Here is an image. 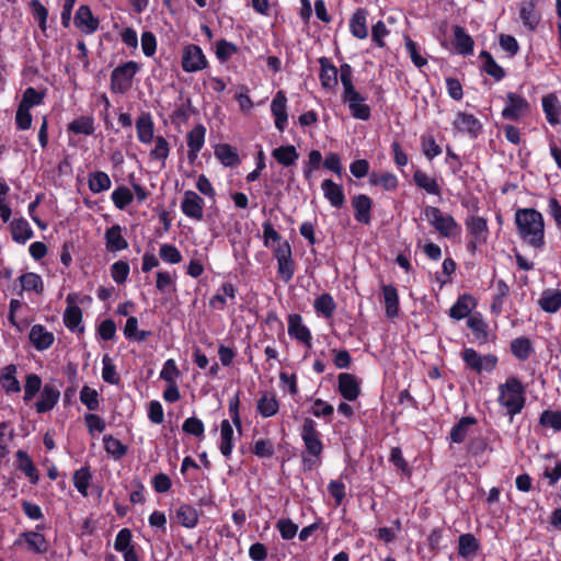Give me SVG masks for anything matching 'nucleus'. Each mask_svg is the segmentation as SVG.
Segmentation results:
<instances>
[{"label":"nucleus","instance_id":"12","mask_svg":"<svg viewBox=\"0 0 561 561\" xmlns=\"http://www.w3.org/2000/svg\"><path fill=\"white\" fill-rule=\"evenodd\" d=\"M337 390L347 401H355L360 394V386L357 378L348 373L337 376Z\"/></svg>","mask_w":561,"mask_h":561},{"label":"nucleus","instance_id":"22","mask_svg":"<svg viewBox=\"0 0 561 561\" xmlns=\"http://www.w3.org/2000/svg\"><path fill=\"white\" fill-rule=\"evenodd\" d=\"M104 239L105 247L108 252L122 251L128 248V242L123 237L122 227L119 225H114L107 228Z\"/></svg>","mask_w":561,"mask_h":561},{"label":"nucleus","instance_id":"39","mask_svg":"<svg viewBox=\"0 0 561 561\" xmlns=\"http://www.w3.org/2000/svg\"><path fill=\"white\" fill-rule=\"evenodd\" d=\"M256 409L263 417L274 416L279 409V404L275 394L271 392H264L263 396L257 400Z\"/></svg>","mask_w":561,"mask_h":561},{"label":"nucleus","instance_id":"28","mask_svg":"<svg viewBox=\"0 0 561 561\" xmlns=\"http://www.w3.org/2000/svg\"><path fill=\"white\" fill-rule=\"evenodd\" d=\"M367 10L359 8L352 15L350 21V30L354 37L365 39L368 36V30L366 25Z\"/></svg>","mask_w":561,"mask_h":561},{"label":"nucleus","instance_id":"37","mask_svg":"<svg viewBox=\"0 0 561 561\" xmlns=\"http://www.w3.org/2000/svg\"><path fill=\"white\" fill-rule=\"evenodd\" d=\"M481 548L480 541L472 534H462L458 538V554L463 558L476 554Z\"/></svg>","mask_w":561,"mask_h":561},{"label":"nucleus","instance_id":"49","mask_svg":"<svg viewBox=\"0 0 561 561\" xmlns=\"http://www.w3.org/2000/svg\"><path fill=\"white\" fill-rule=\"evenodd\" d=\"M313 307L318 313L331 318L336 309V304L330 294H322L314 300Z\"/></svg>","mask_w":561,"mask_h":561},{"label":"nucleus","instance_id":"1","mask_svg":"<svg viewBox=\"0 0 561 561\" xmlns=\"http://www.w3.org/2000/svg\"><path fill=\"white\" fill-rule=\"evenodd\" d=\"M515 221L523 240L535 249L545 245V222L542 215L534 208L518 209Z\"/></svg>","mask_w":561,"mask_h":561},{"label":"nucleus","instance_id":"10","mask_svg":"<svg viewBox=\"0 0 561 561\" xmlns=\"http://www.w3.org/2000/svg\"><path fill=\"white\" fill-rule=\"evenodd\" d=\"M60 397L59 387L54 382H46L41 392L39 399L35 403L37 413H45L54 409Z\"/></svg>","mask_w":561,"mask_h":561},{"label":"nucleus","instance_id":"50","mask_svg":"<svg viewBox=\"0 0 561 561\" xmlns=\"http://www.w3.org/2000/svg\"><path fill=\"white\" fill-rule=\"evenodd\" d=\"M226 296L229 298L236 297V288L231 283H225L220 291L217 293L211 299H210V306L213 308H217L219 310H222L226 306Z\"/></svg>","mask_w":561,"mask_h":561},{"label":"nucleus","instance_id":"46","mask_svg":"<svg viewBox=\"0 0 561 561\" xmlns=\"http://www.w3.org/2000/svg\"><path fill=\"white\" fill-rule=\"evenodd\" d=\"M111 187V179L103 171H95L89 175V188L92 193L98 194L107 191Z\"/></svg>","mask_w":561,"mask_h":561},{"label":"nucleus","instance_id":"21","mask_svg":"<svg viewBox=\"0 0 561 561\" xmlns=\"http://www.w3.org/2000/svg\"><path fill=\"white\" fill-rule=\"evenodd\" d=\"M352 205L355 210V214H354L355 219L358 222L368 225L371 219V216H370V211L373 208L371 198L365 194H359L352 199Z\"/></svg>","mask_w":561,"mask_h":561},{"label":"nucleus","instance_id":"58","mask_svg":"<svg viewBox=\"0 0 561 561\" xmlns=\"http://www.w3.org/2000/svg\"><path fill=\"white\" fill-rule=\"evenodd\" d=\"M133 194L126 186H119L112 193V201L118 209H125L133 202Z\"/></svg>","mask_w":561,"mask_h":561},{"label":"nucleus","instance_id":"31","mask_svg":"<svg viewBox=\"0 0 561 561\" xmlns=\"http://www.w3.org/2000/svg\"><path fill=\"white\" fill-rule=\"evenodd\" d=\"M272 157L283 167H291L299 159V153L295 146H279L272 150Z\"/></svg>","mask_w":561,"mask_h":561},{"label":"nucleus","instance_id":"13","mask_svg":"<svg viewBox=\"0 0 561 561\" xmlns=\"http://www.w3.org/2000/svg\"><path fill=\"white\" fill-rule=\"evenodd\" d=\"M271 112L275 117V127L279 131H284L288 115H287V98L284 91H278L271 104Z\"/></svg>","mask_w":561,"mask_h":561},{"label":"nucleus","instance_id":"26","mask_svg":"<svg viewBox=\"0 0 561 561\" xmlns=\"http://www.w3.org/2000/svg\"><path fill=\"white\" fill-rule=\"evenodd\" d=\"M136 129L140 142L150 144L153 140L154 125L150 113H142L137 118Z\"/></svg>","mask_w":561,"mask_h":561},{"label":"nucleus","instance_id":"51","mask_svg":"<svg viewBox=\"0 0 561 561\" xmlns=\"http://www.w3.org/2000/svg\"><path fill=\"white\" fill-rule=\"evenodd\" d=\"M19 279L22 290H34L36 294L44 291V283L41 276L35 273H25Z\"/></svg>","mask_w":561,"mask_h":561},{"label":"nucleus","instance_id":"7","mask_svg":"<svg viewBox=\"0 0 561 561\" xmlns=\"http://www.w3.org/2000/svg\"><path fill=\"white\" fill-rule=\"evenodd\" d=\"M462 359L470 369L478 374L483 370L492 371L497 364V357L495 355L488 354L482 356L473 348H465Z\"/></svg>","mask_w":561,"mask_h":561},{"label":"nucleus","instance_id":"40","mask_svg":"<svg viewBox=\"0 0 561 561\" xmlns=\"http://www.w3.org/2000/svg\"><path fill=\"white\" fill-rule=\"evenodd\" d=\"M67 302L68 306L65 310L64 322L69 330L73 331L82 321V310L79 306L73 304L71 295L67 297Z\"/></svg>","mask_w":561,"mask_h":561},{"label":"nucleus","instance_id":"30","mask_svg":"<svg viewBox=\"0 0 561 561\" xmlns=\"http://www.w3.org/2000/svg\"><path fill=\"white\" fill-rule=\"evenodd\" d=\"M383 302L386 307V316L393 319L399 312V295L393 285H382Z\"/></svg>","mask_w":561,"mask_h":561},{"label":"nucleus","instance_id":"54","mask_svg":"<svg viewBox=\"0 0 561 561\" xmlns=\"http://www.w3.org/2000/svg\"><path fill=\"white\" fill-rule=\"evenodd\" d=\"M16 459L19 461V469L22 470L32 482H36L38 479L37 470L26 451L18 450Z\"/></svg>","mask_w":561,"mask_h":561},{"label":"nucleus","instance_id":"41","mask_svg":"<svg viewBox=\"0 0 561 561\" xmlns=\"http://www.w3.org/2000/svg\"><path fill=\"white\" fill-rule=\"evenodd\" d=\"M233 430L228 420H224L220 424V445L219 449L225 458H229L232 453Z\"/></svg>","mask_w":561,"mask_h":561},{"label":"nucleus","instance_id":"24","mask_svg":"<svg viewBox=\"0 0 561 561\" xmlns=\"http://www.w3.org/2000/svg\"><path fill=\"white\" fill-rule=\"evenodd\" d=\"M454 31V45L458 54L471 55L473 53L474 41L466 32L462 26L455 25Z\"/></svg>","mask_w":561,"mask_h":561},{"label":"nucleus","instance_id":"43","mask_svg":"<svg viewBox=\"0 0 561 561\" xmlns=\"http://www.w3.org/2000/svg\"><path fill=\"white\" fill-rule=\"evenodd\" d=\"M414 183L420 187L423 188L426 193L432 195H439L440 194V187L437 183V181L430 176L427 173L416 170L413 174Z\"/></svg>","mask_w":561,"mask_h":561},{"label":"nucleus","instance_id":"25","mask_svg":"<svg viewBox=\"0 0 561 561\" xmlns=\"http://www.w3.org/2000/svg\"><path fill=\"white\" fill-rule=\"evenodd\" d=\"M476 307L474 298L471 295H461L449 309V316L453 319L461 320L468 317Z\"/></svg>","mask_w":561,"mask_h":561},{"label":"nucleus","instance_id":"8","mask_svg":"<svg viewBox=\"0 0 561 561\" xmlns=\"http://www.w3.org/2000/svg\"><path fill=\"white\" fill-rule=\"evenodd\" d=\"M530 112V104L528 101L514 92H508L506 95V106L502 111V116L505 119L518 121L528 115Z\"/></svg>","mask_w":561,"mask_h":561},{"label":"nucleus","instance_id":"3","mask_svg":"<svg viewBox=\"0 0 561 561\" xmlns=\"http://www.w3.org/2000/svg\"><path fill=\"white\" fill-rule=\"evenodd\" d=\"M499 402L505 407L507 413L513 416L519 413L525 405V387L516 377H510L505 383L499 387Z\"/></svg>","mask_w":561,"mask_h":561},{"label":"nucleus","instance_id":"19","mask_svg":"<svg viewBox=\"0 0 561 561\" xmlns=\"http://www.w3.org/2000/svg\"><path fill=\"white\" fill-rule=\"evenodd\" d=\"M28 339L37 351L49 348L55 341L54 334L42 324H35L31 328Z\"/></svg>","mask_w":561,"mask_h":561},{"label":"nucleus","instance_id":"56","mask_svg":"<svg viewBox=\"0 0 561 561\" xmlns=\"http://www.w3.org/2000/svg\"><path fill=\"white\" fill-rule=\"evenodd\" d=\"M42 388V379L36 374H28L25 378L24 385V397L23 400L25 402H30L41 390Z\"/></svg>","mask_w":561,"mask_h":561},{"label":"nucleus","instance_id":"38","mask_svg":"<svg viewBox=\"0 0 561 561\" xmlns=\"http://www.w3.org/2000/svg\"><path fill=\"white\" fill-rule=\"evenodd\" d=\"M540 308L546 311L553 313L561 307V290L559 289H547L542 293L539 299Z\"/></svg>","mask_w":561,"mask_h":561},{"label":"nucleus","instance_id":"47","mask_svg":"<svg viewBox=\"0 0 561 561\" xmlns=\"http://www.w3.org/2000/svg\"><path fill=\"white\" fill-rule=\"evenodd\" d=\"M369 183L373 185H380L386 191H393L398 186V179L394 174L390 172H373L369 175Z\"/></svg>","mask_w":561,"mask_h":561},{"label":"nucleus","instance_id":"14","mask_svg":"<svg viewBox=\"0 0 561 561\" xmlns=\"http://www.w3.org/2000/svg\"><path fill=\"white\" fill-rule=\"evenodd\" d=\"M319 64H320V68H321L320 75H319L321 85L325 90H330V91L335 90V88L339 84L337 75H339L340 70H337L336 67L327 57H321L319 59Z\"/></svg>","mask_w":561,"mask_h":561},{"label":"nucleus","instance_id":"63","mask_svg":"<svg viewBox=\"0 0 561 561\" xmlns=\"http://www.w3.org/2000/svg\"><path fill=\"white\" fill-rule=\"evenodd\" d=\"M80 400L90 411H95L99 409V393L96 390L88 386H84L81 389Z\"/></svg>","mask_w":561,"mask_h":561},{"label":"nucleus","instance_id":"57","mask_svg":"<svg viewBox=\"0 0 561 561\" xmlns=\"http://www.w3.org/2000/svg\"><path fill=\"white\" fill-rule=\"evenodd\" d=\"M103 369H102V378L105 382L111 385H118L121 381V377L116 371V367L113 364L112 358L108 355H104L102 358Z\"/></svg>","mask_w":561,"mask_h":561},{"label":"nucleus","instance_id":"17","mask_svg":"<svg viewBox=\"0 0 561 561\" xmlns=\"http://www.w3.org/2000/svg\"><path fill=\"white\" fill-rule=\"evenodd\" d=\"M75 25L83 33L92 34L99 27V20L88 5H80L75 15Z\"/></svg>","mask_w":561,"mask_h":561},{"label":"nucleus","instance_id":"32","mask_svg":"<svg viewBox=\"0 0 561 561\" xmlns=\"http://www.w3.org/2000/svg\"><path fill=\"white\" fill-rule=\"evenodd\" d=\"M12 239L21 244H24L33 237V230L28 222L23 219H13L10 225Z\"/></svg>","mask_w":561,"mask_h":561},{"label":"nucleus","instance_id":"20","mask_svg":"<svg viewBox=\"0 0 561 561\" xmlns=\"http://www.w3.org/2000/svg\"><path fill=\"white\" fill-rule=\"evenodd\" d=\"M538 0H524L519 5V18L525 27L534 31L540 22V14L536 11Z\"/></svg>","mask_w":561,"mask_h":561},{"label":"nucleus","instance_id":"62","mask_svg":"<svg viewBox=\"0 0 561 561\" xmlns=\"http://www.w3.org/2000/svg\"><path fill=\"white\" fill-rule=\"evenodd\" d=\"M421 146L424 156L430 160L442 153L440 147L431 135L422 136Z\"/></svg>","mask_w":561,"mask_h":561},{"label":"nucleus","instance_id":"34","mask_svg":"<svg viewBox=\"0 0 561 561\" xmlns=\"http://www.w3.org/2000/svg\"><path fill=\"white\" fill-rule=\"evenodd\" d=\"M542 108L547 121L551 125H556L560 122L561 105L556 94L551 93L542 98Z\"/></svg>","mask_w":561,"mask_h":561},{"label":"nucleus","instance_id":"35","mask_svg":"<svg viewBox=\"0 0 561 561\" xmlns=\"http://www.w3.org/2000/svg\"><path fill=\"white\" fill-rule=\"evenodd\" d=\"M476 423L477 420L473 416L461 417L450 430V440L457 444L465 442L470 426Z\"/></svg>","mask_w":561,"mask_h":561},{"label":"nucleus","instance_id":"18","mask_svg":"<svg viewBox=\"0 0 561 561\" xmlns=\"http://www.w3.org/2000/svg\"><path fill=\"white\" fill-rule=\"evenodd\" d=\"M288 334L306 344V346L311 347V333L297 313L289 314L288 317Z\"/></svg>","mask_w":561,"mask_h":561},{"label":"nucleus","instance_id":"36","mask_svg":"<svg viewBox=\"0 0 561 561\" xmlns=\"http://www.w3.org/2000/svg\"><path fill=\"white\" fill-rule=\"evenodd\" d=\"M215 156L225 167H234L240 163L237 150L228 144L216 146Z\"/></svg>","mask_w":561,"mask_h":561},{"label":"nucleus","instance_id":"53","mask_svg":"<svg viewBox=\"0 0 561 561\" xmlns=\"http://www.w3.org/2000/svg\"><path fill=\"white\" fill-rule=\"evenodd\" d=\"M91 480V472L89 467H82L79 470H76L73 473V485L76 489L83 495H88V488Z\"/></svg>","mask_w":561,"mask_h":561},{"label":"nucleus","instance_id":"11","mask_svg":"<svg viewBox=\"0 0 561 561\" xmlns=\"http://www.w3.org/2000/svg\"><path fill=\"white\" fill-rule=\"evenodd\" d=\"M183 214L194 220H202L204 214V199L194 191H186L181 203Z\"/></svg>","mask_w":561,"mask_h":561},{"label":"nucleus","instance_id":"42","mask_svg":"<svg viewBox=\"0 0 561 561\" xmlns=\"http://www.w3.org/2000/svg\"><path fill=\"white\" fill-rule=\"evenodd\" d=\"M511 352L519 360H526L534 353L531 341L528 337H516L511 342Z\"/></svg>","mask_w":561,"mask_h":561},{"label":"nucleus","instance_id":"16","mask_svg":"<svg viewBox=\"0 0 561 561\" xmlns=\"http://www.w3.org/2000/svg\"><path fill=\"white\" fill-rule=\"evenodd\" d=\"M454 127L458 131L468 133L476 138L482 129V124L474 115L459 112L454 121Z\"/></svg>","mask_w":561,"mask_h":561},{"label":"nucleus","instance_id":"61","mask_svg":"<svg viewBox=\"0 0 561 561\" xmlns=\"http://www.w3.org/2000/svg\"><path fill=\"white\" fill-rule=\"evenodd\" d=\"M194 107L192 105L191 99H186L184 103H182L173 113H172V122L173 123H186L191 115L194 113Z\"/></svg>","mask_w":561,"mask_h":561},{"label":"nucleus","instance_id":"64","mask_svg":"<svg viewBox=\"0 0 561 561\" xmlns=\"http://www.w3.org/2000/svg\"><path fill=\"white\" fill-rule=\"evenodd\" d=\"M322 162V154L319 150H311L308 154V161L304 165V175L310 180L312 173L318 170Z\"/></svg>","mask_w":561,"mask_h":561},{"label":"nucleus","instance_id":"60","mask_svg":"<svg viewBox=\"0 0 561 561\" xmlns=\"http://www.w3.org/2000/svg\"><path fill=\"white\" fill-rule=\"evenodd\" d=\"M539 423L543 427L561 431V411L545 410L540 415Z\"/></svg>","mask_w":561,"mask_h":561},{"label":"nucleus","instance_id":"5","mask_svg":"<svg viewBox=\"0 0 561 561\" xmlns=\"http://www.w3.org/2000/svg\"><path fill=\"white\" fill-rule=\"evenodd\" d=\"M139 70L136 61H127L113 69L111 73V90L113 93H126L133 85V79Z\"/></svg>","mask_w":561,"mask_h":561},{"label":"nucleus","instance_id":"55","mask_svg":"<svg viewBox=\"0 0 561 561\" xmlns=\"http://www.w3.org/2000/svg\"><path fill=\"white\" fill-rule=\"evenodd\" d=\"M103 443L105 450L116 459H119L127 454V447L112 435H105L103 437Z\"/></svg>","mask_w":561,"mask_h":561},{"label":"nucleus","instance_id":"52","mask_svg":"<svg viewBox=\"0 0 561 561\" xmlns=\"http://www.w3.org/2000/svg\"><path fill=\"white\" fill-rule=\"evenodd\" d=\"M480 57L484 59V71L495 80H501L505 76L504 69L496 64L489 51L482 50Z\"/></svg>","mask_w":561,"mask_h":561},{"label":"nucleus","instance_id":"33","mask_svg":"<svg viewBox=\"0 0 561 561\" xmlns=\"http://www.w3.org/2000/svg\"><path fill=\"white\" fill-rule=\"evenodd\" d=\"M16 366L14 364H10L5 366L0 375V382L2 388L8 393H18L21 391V385L15 377Z\"/></svg>","mask_w":561,"mask_h":561},{"label":"nucleus","instance_id":"29","mask_svg":"<svg viewBox=\"0 0 561 561\" xmlns=\"http://www.w3.org/2000/svg\"><path fill=\"white\" fill-rule=\"evenodd\" d=\"M21 538H24L27 550L33 553L44 554L49 549V543L45 536L38 531H25L21 535Z\"/></svg>","mask_w":561,"mask_h":561},{"label":"nucleus","instance_id":"44","mask_svg":"<svg viewBox=\"0 0 561 561\" xmlns=\"http://www.w3.org/2000/svg\"><path fill=\"white\" fill-rule=\"evenodd\" d=\"M176 519L183 527L193 528L198 523V513L193 506L182 504L176 511Z\"/></svg>","mask_w":561,"mask_h":561},{"label":"nucleus","instance_id":"6","mask_svg":"<svg viewBox=\"0 0 561 561\" xmlns=\"http://www.w3.org/2000/svg\"><path fill=\"white\" fill-rule=\"evenodd\" d=\"M300 435L305 444V453L309 456L321 457L323 444L317 430V423L312 419L304 420Z\"/></svg>","mask_w":561,"mask_h":561},{"label":"nucleus","instance_id":"23","mask_svg":"<svg viewBox=\"0 0 561 561\" xmlns=\"http://www.w3.org/2000/svg\"><path fill=\"white\" fill-rule=\"evenodd\" d=\"M321 188L324 197L333 207L340 208L345 203V195L342 185L336 184L330 179L322 182Z\"/></svg>","mask_w":561,"mask_h":561},{"label":"nucleus","instance_id":"15","mask_svg":"<svg viewBox=\"0 0 561 561\" xmlns=\"http://www.w3.org/2000/svg\"><path fill=\"white\" fill-rule=\"evenodd\" d=\"M206 128L204 125H196L191 131H188L187 139V158L190 162H194L197 159L198 152L204 146L205 142Z\"/></svg>","mask_w":561,"mask_h":561},{"label":"nucleus","instance_id":"48","mask_svg":"<svg viewBox=\"0 0 561 561\" xmlns=\"http://www.w3.org/2000/svg\"><path fill=\"white\" fill-rule=\"evenodd\" d=\"M68 130L73 134L90 136L94 133V121L90 116H81L68 125Z\"/></svg>","mask_w":561,"mask_h":561},{"label":"nucleus","instance_id":"27","mask_svg":"<svg viewBox=\"0 0 561 561\" xmlns=\"http://www.w3.org/2000/svg\"><path fill=\"white\" fill-rule=\"evenodd\" d=\"M467 229L472 238L480 243H485L488 239V222L483 217L471 216L466 220Z\"/></svg>","mask_w":561,"mask_h":561},{"label":"nucleus","instance_id":"4","mask_svg":"<svg viewBox=\"0 0 561 561\" xmlns=\"http://www.w3.org/2000/svg\"><path fill=\"white\" fill-rule=\"evenodd\" d=\"M425 218L438 233L445 238L455 237L460 227L449 214H444L438 207L426 206L423 209Z\"/></svg>","mask_w":561,"mask_h":561},{"label":"nucleus","instance_id":"59","mask_svg":"<svg viewBox=\"0 0 561 561\" xmlns=\"http://www.w3.org/2000/svg\"><path fill=\"white\" fill-rule=\"evenodd\" d=\"M44 98V92H38L36 89L30 87L24 91L19 105L31 110V107L42 104Z\"/></svg>","mask_w":561,"mask_h":561},{"label":"nucleus","instance_id":"2","mask_svg":"<svg viewBox=\"0 0 561 561\" xmlns=\"http://www.w3.org/2000/svg\"><path fill=\"white\" fill-rule=\"evenodd\" d=\"M340 79L343 87L342 101L348 105V108L356 119L368 121L370 118V107L365 104V98L355 90L353 84V69L348 64L340 66Z\"/></svg>","mask_w":561,"mask_h":561},{"label":"nucleus","instance_id":"45","mask_svg":"<svg viewBox=\"0 0 561 561\" xmlns=\"http://www.w3.org/2000/svg\"><path fill=\"white\" fill-rule=\"evenodd\" d=\"M467 324L476 336V340L480 343L488 342V324L483 320L482 316L476 313L469 317Z\"/></svg>","mask_w":561,"mask_h":561},{"label":"nucleus","instance_id":"9","mask_svg":"<svg viewBox=\"0 0 561 561\" xmlns=\"http://www.w3.org/2000/svg\"><path fill=\"white\" fill-rule=\"evenodd\" d=\"M207 67V59L197 45L191 44L184 47L182 54V68L185 72H196Z\"/></svg>","mask_w":561,"mask_h":561}]
</instances>
